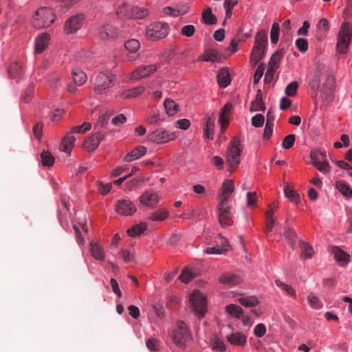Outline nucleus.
Listing matches in <instances>:
<instances>
[{
  "label": "nucleus",
  "mask_w": 352,
  "mask_h": 352,
  "mask_svg": "<svg viewBox=\"0 0 352 352\" xmlns=\"http://www.w3.org/2000/svg\"><path fill=\"white\" fill-rule=\"evenodd\" d=\"M116 14L120 19H143L148 14L146 8L134 7L129 1H123L116 8Z\"/></svg>",
  "instance_id": "1"
},
{
  "label": "nucleus",
  "mask_w": 352,
  "mask_h": 352,
  "mask_svg": "<svg viewBox=\"0 0 352 352\" xmlns=\"http://www.w3.org/2000/svg\"><path fill=\"white\" fill-rule=\"evenodd\" d=\"M55 18L56 16L50 8L42 7L38 9L33 16L32 24L36 29L47 28L53 23Z\"/></svg>",
  "instance_id": "2"
},
{
  "label": "nucleus",
  "mask_w": 352,
  "mask_h": 352,
  "mask_svg": "<svg viewBox=\"0 0 352 352\" xmlns=\"http://www.w3.org/2000/svg\"><path fill=\"white\" fill-rule=\"evenodd\" d=\"M190 333L188 331L186 324L182 321L177 322V328L171 334L172 340L179 348L185 349L186 342L190 338Z\"/></svg>",
  "instance_id": "3"
},
{
  "label": "nucleus",
  "mask_w": 352,
  "mask_h": 352,
  "mask_svg": "<svg viewBox=\"0 0 352 352\" xmlns=\"http://www.w3.org/2000/svg\"><path fill=\"white\" fill-rule=\"evenodd\" d=\"M241 153L240 140L234 138L230 142L226 155V162L228 164L230 171L234 170L239 164Z\"/></svg>",
  "instance_id": "4"
},
{
  "label": "nucleus",
  "mask_w": 352,
  "mask_h": 352,
  "mask_svg": "<svg viewBox=\"0 0 352 352\" xmlns=\"http://www.w3.org/2000/svg\"><path fill=\"white\" fill-rule=\"evenodd\" d=\"M190 307L195 314L199 317H204L206 312V296L199 291H195L189 299Z\"/></svg>",
  "instance_id": "5"
},
{
  "label": "nucleus",
  "mask_w": 352,
  "mask_h": 352,
  "mask_svg": "<svg viewBox=\"0 0 352 352\" xmlns=\"http://www.w3.org/2000/svg\"><path fill=\"white\" fill-rule=\"evenodd\" d=\"M352 37V32L348 24L344 23L338 36L337 50L341 54H345Z\"/></svg>",
  "instance_id": "6"
},
{
  "label": "nucleus",
  "mask_w": 352,
  "mask_h": 352,
  "mask_svg": "<svg viewBox=\"0 0 352 352\" xmlns=\"http://www.w3.org/2000/svg\"><path fill=\"white\" fill-rule=\"evenodd\" d=\"M168 25L166 23H154L148 26L146 36L151 40H158L167 36Z\"/></svg>",
  "instance_id": "7"
},
{
  "label": "nucleus",
  "mask_w": 352,
  "mask_h": 352,
  "mask_svg": "<svg viewBox=\"0 0 352 352\" xmlns=\"http://www.w3.org/2000/svg\"><path fill=\"white\" fill-rule=\"evenodd\" d=\"M116 76L110 72H101L96 78L94 90L98 94L103 93L113 85Z\"/></svg>",
  "instance_id": "8"
},
{
  "label": "nucleus",
  "mask_w": 352,
  "mask_h": 352,
  "mask_svg": "<svg viewBox=\"0 0 352 352\" xmlns=\"http://www.w3.org/2000/svg\"><path fill=\"white\" fill-rule=\"evenodd\" d=\"M175 138L173 133H169L164 129H158L148 135L149 141L156 144H162L174 140Z\"/></svg>",
  "instance_id": "9"
},
{
  "label": "nucleus",
  "mask_w": 352,
  "mask_h": 352,
  "mask_svg": "<svg viewBox=\"0 0 352 352\" xmlns=\"http://www.w3.org/2000/svg\"><path fill=\"white\" fill-rule=\"evenodd\" d=\"M226 203L219 202V221L222 227L230 226L232 224L231 208Z\"/></svg>",
  "instance_id": "10"
},
{
  "label": "nucleus",
  "mask_w": 352,
  "mask_h": 352,
  "mask_svg": "<svg viewBox=\"0 0 352 352\" xmlns=\"http://www.w3.org/2000/svg\"><path fill=\"white\" fill-rule=\"evenodd\" d=\"M116 211L124 216H130L136 212V206L135 204L129 199L118 200L115 206Z\"/></svg>",
  "instance_id": "11"
},
{
  "label": "nucleus",
  "mask_w": 352,
  "mask_h": 352,
  "mask_svg": "<svg viewBox=\"0 0 352 352\" xmlns=\"http://www.w3.org/2000/svg\"><path fill=\"white\" fill-rule=\"evenodd\" d=\"M84 19L82 14H76L69 18L65 23V30L66 33H75L82 27Z\"/></svg>",
  "instance_id": "12"
},
{
  "label": "nucleus",
  "mask_w": 352,
  "mask_h": 352,
  "mask_svg": "<svg viewBox=\"0 0 352 352\" xmlns=\"http://www.w3.org/2000/svg\"><path fill=\"white\" fill-rule=\"evenodd\" d=\"M335 87V79L332 75H326L325 80L322 84V97L327 102H330L333 98V90Z\"/></svg>",
  "instance_id": "13"
},
{
  "label": "nucleus",
  "mask_w": 352,
  "mask_h": 352,
  "mask_svg": "<svg viewBox=\"0 0 352 352\" xmlns=\"http://www.w3.org/2000/svg\"><path fill=\"white\" fill-rule=\"evenodd\" d=\"M157 69L155 65L140 66L131 74V80H138L142 78H146L154 73Z\"/></svg>",
  "instance_id": "14"
},
{
  "label": "nucleus",
  "mask_w": 352,
  "mask_h": 352,
  "mask_svg": "<svg viewBox=\"0 0 352 352\" xmlns=\"http://www.w3.org/2000/svg\"><path fill=\"white\" fill-rule=\"evenodd\" d=\"M98 35L102 40H111L116 38L118 36V32L112 25L105 23L100 27Z\"/></svg>",
  "instance_id": "15"
},
{
  "label": "nucleus",
  "mask_w": 352,
  "mask_h": 352,
  "mask_svg": "<svg viewBox=\"0 0 352 352\" xmlns=\"http://www.w3.org/2000/svg\"><path fill=\"white\" fill-rule=\"evenodd\" d=\"M234 186L232 180H226L221 187V192L219 195V202L226 203L231 194L234 192Z\"/></svg>",
  "instance_id": "16"
},
{
  "label": "nucleus",
  "mask_w": 352,
  "mask_h": 352,
  "mask_svg": "<svg viewBox=\"0 0 352 352\" xmlns=\"http://www.w3.org/2000/svg\"><path fill=\"white\" fill-rule=\"evenodd\" d=\"M140 201L149 208H153L159 201L158 195L151 190L145 191L140 197Z\"/></svg>",
  "instance_id": "17"
},
{
  "label": "nucleus",
  "mask_w": 352,
  "mask_h": 352,
  "mask_svg": "<svg viewBox=\"0 0 352 352\" xmlns=\"http://www.w3.org/2000/svg\"><path fill=\"white\" fill-rule=\"evenodd\" d=\"M332 253L334 258L341 267H345L350 262V255L342 250L340 248L334 246L332 248Z\"/></svg>",
  "instance_id": "18"
},
{
  "label": "nucleus",
  "mask_w": 352,
  "mask_h": 352,
  "mask_svg": "<svg viewBox=\"0 0 352 352\" xmlns=\"http://www.w3.org/2000/svg\"><path fill=\"white\" fill-rule=\"evenodd\" d=\"M243 281L241 276L235 274H224L219 278V282L228 287H233L240 284Z\"/></svg>",
  "instance_id": "19"
},
{
  "label": "nucleus",
  "mask_w": 352,
  "mask_h": 352,
  "mask_svg": "<svg viewBox=\"0 0 352 352\" xmlns=\"http://www.w3.org/2000/svg\"><path fill=\"white\" fill-rule=\"evenodd\" d=\"M232 109V104L231 102H228L224 105L219 113V122L221 125L222 133L224 132V130L229 124L228 115L230 114Z\"/></svg>",
  "instance_id": "20"
},
{
  "label": "nucleus",
  "mask_w": 352,
  "mask_h": 352,
  "mask_svg": "<svg viewBox=\"0 0 352 352\" xmlns=\"http://www.w3.org/2000/svg\"><path fill=\"white\" fill-rule=\"evenodd\" d=\"M89 245L91 256L97 261H104L105 258V252L103 248L98 242L94 241H91Z\"/></svg>",
  "instance_id": "21"
},
{
  "label": "nucleus",
  "mask_w": 352,
  "mask_h": 352,
  "mask_svg": "<svg viewBox=\"0 0 352 352\" xmlns=\"http://www.w3.org/2000/svg\"><path fill=\"white\" fill-rule=\"evenodd\" d=\"M226 340L235 346H244L247 342V336L241 332H233L226 336Z\"/></svg>",
  "instance_id": "22"
},
{
  "label": "nucleus",
  "mask_w": 352,
  "mask_h": 352,
  "mask_svg": "<svg viewBox=\"0 0 352 352\" xmlns=\"http://www.w3.org/2000/svg\"><path fill=\"white\" fill-rule=\"evenodd\" d=\"M215 117L208 116L204 126V137L208 140H212L214 136Z\"/></svg>",
  "instance_id": "23"
},
{
  "label": "nucleus",
  "mask_w": 352,
  "mask_h": 352,
  "mask_svg": "<svg viewBox=\"0 0 352 352\" xmlns=\"http://www.w3.org/2000/svg\"><path fill=\"white\" fill-rule=\"evenodd\" d=\"M267 47L254 45L252 48L250 61L255 66L264 57Z\"/></svg>",
  "instance_id": "24"
},
{
  "label": "nucleus",
  "mask_w": 352,
  "mask_h": 352,
  "mask_svg": "<svg viewBox=\"0 0 352 352\" xmlns=\"http://www.w3.org/2000/svg\"><path fill=\"white\" fill-rule=\"evenodd\" d=\"M75 140L76 138L74 135H72V133L69 132L61 142L60 146V151L67 153H70L74 147Z\"/></svg>",
  "instance_id": "25"
},
{
  "label": "nucleus",
  "mask_w": 352,
  "mask_h": 352,
  "mask_svg": "<svg viewBox=\"0 0 352 352\" xmlns=\"http://www.w3.org/2000/svg\"><path fill=\"white\" fill-rule=\"evenodd\" d=\"M50 40V34L43 33L36 37L35 41V52L42 53L47 47Z\"/></svg>",
  "instance_id": "26"
},
{
  "label": "nucleus",
  "mask_w": 352,
  "mask_h": 352,
  "mask_svg": "<svg viewBox=\"0 0 352 352\" xmlns=\"http://www.w3.org/2000/svg\"><path fill=\"white\" fill-rule=\"evenodd\" d=\"M146 153V148L144 146H138L124 156V161L131 162L144 155Z\"/></svg>",
  "instance_id": "27"
},
{
  "label": "nucleus",
  "mask_w": 352,
  "mask_h": 352,
  "mask_svg": "<svg viewBox=\"0 0 352 352\" xmlns=\"http://www.w3.org/2000/svg\"><path fill=\"white\" fill-rule=\"evenodd\" d=\"M221 58L222 56L217 50L214 49H206L199 60L206 62H220Z\"/></svg>",
  "instance_id": "28"
},
{
  "label": "nucleus",
  "mask_w": 352,
  "mask_h": 352,
  "mask_svg": "<svg viewBox=\"0 0 352 352\" xmlns=\"http://www.w3.org/2000/svg\"><path fill=\"white\" fill-rule=\"evenodd\" d=\"M299 246L301 250V256L303 259H311L314 254L312 246L307 242L299 241Z\"/></svg>",
  "instance_id": "29"
},
{
  "label": "nucleus",
  "mask_w": 352,
  "mask_h": 352,
  "mask_svg": "<svg viewBox=\"0 0 352 352\" xmlns=\"http://www.w3.org/2000/svg\"><path fill=\"white\" fill-rule=\"evenodd\" d=\"M217 81L219 85L222 88H226L230 85V78L228 70L221 69L219 71L217 74Z\"/></svg>",
  "instance_id": "30"
},
{
  "label": "nucleus",
  "mask_w": 352,
  "mask_h": 352,
  "mask_svg": "<svg viewBox=\"0 0 352 352\" xmlns=\"http://www.w3.org/2000/svg\"><path fill=\"white\" fill-rule=\"evenodd\" d=\"M145 90L144 87L139 86L126 91H123L121 93V96L123 98H133L140 96Z\"/></svg>",
  "instance_id": "31"
},
{
  "label": "nucleus",
  "mask_w": 352,
  "mask_h": 352,
  "mask_svg": "<svg viewBox=\"0 0 352 352\" xmlns=\"http://www.w3.org/2000/svg\"><path fill=\"white\" fill-rule=\"evenodd\" d=\"M164 106L166 113L170 116H174L179 110V105L177 104L173 100L169 98H166L164 100Z\"/></svg>",
  "instance_id": "32"
},
{
  "label": "nucleus",
  "mask_w": 352,
  "mask_h": 352,
  "mask_svg": "<svg viewBox=\"0 0 352 352\" xmlns=\"http://www.w3.org/2000/svg\"><path fill=\"white\" fill-rule=\"evenodd\" d=\"M336 187L346 198L352 197V189L345 182L337 181L336 182Z\"/></svg>",
  "instance_id": "33"
},
{
  "label": "nucleus",
  "mask_w": 352,
  "mask_h": 352,
  "mask_svg": "<svg viewBox=\"0 0 352 352\" xmlns=\"http://www.w3.org/2000/svg\"><path fill=\"white\" fill-rule=\"evenodd\" d=\"M72 74L74 83L78 86L82 85L87 81L86 74L80 69H74Z\"/></svg>",
  "instance_id": "34"
},
{
  "label": "nucleus",
  "mask_w": 352,
  "mask_h": 352,
  "mask_svg": "<svg viewBox=\"0 0 352 352\" xmlns=\"http://www.w3.org/2000/svg\"><path fill=\"white\" fill-rule=\"evenodd\" d=\"M275 283L276 286L282 289L287 295L294 299L296 298V293L292 286L287 285L280 280H276Z\"/></svg>",
  "instance_id": "35"
},
{
  "label": "nucleus",
  "mask_w": 352,
  "mask_h": 352,
  "mask_svg": "<svg viewBox=\"0 0 352 352\" xmlns=\"http://www.w3.org/2000/svg\"><path fill=\"white\" fill-rule=\"evenodd\" d=\"M283 49L278 50L274 52L270 58L268 67L277 69L279 65V62L283 56Z\"/></svg>",
  "instance_id": "36"
},
{
  "label": "nucleus",
  "mask_w": 352,
  "mask_h": 352,
  "mask_svg": "<svg viewBox=\"0 0 352 352\" xmlns=\"http://www.w3.org/2000/svg\"><path fill=\"white\" fill-rule=\"evenodd\" d=\"M146 228L147 226L145 223H140L128 229L127 233L130 236L135 237L143 233L146 230Z\"/></svg>",
  "instance_id": "37"
},
{
  "label": "nucleus",
  "mask_w": 352,
  "mask_h": 352,
  "mask_svg": "<svg viewBox=\"0 0 352 352\" xmlns=\"http://www.w3.org/2000/svg\"><path fill=\"white\" fill-rule=\"evenodd\" d=\"M226 310L228 312V314L239 319L241 318L243 314L242 308L234 304H230L227 305L226 307Z\"/></svg>",
  "instance_id": "38"
},
{
  "label": "nucleus",
  "mask_w": 352,
  "mask_h": 352,
  "mask_svg": "<svg viewBox=\"0 0 352 352\" xmlns=\"http://www.w3.org/2000/svg\"><path fill=\"white\" fill-rule=\"evenodd\" d=\"M284 236L287 241L289 245L294 250L297 239L296 232L290 228H286V230L284 232Z\"/></svg>",
  "instance_id": "39"
},
{
  "label": "nucleus",
  "mask_w": 352,
  "mask_h": 352,
  "mask_svg": "<svg viewBox=\"0 0 352 352\" xmlns=\"http://www.w3.org/2000/svg\"><path fill=\"white\" fill-rule=\"evenodd\" d=\"M202 19L207 25H213L217 23V18L212 12L210 8H208L204 10L202 13Z\"/></svg>",
  "instance_id": "40"
},
{
  "label": "nucleus",
  "mask_w": 352,
  "mask_h": 352,
  "mask_svg": "<svg viewBox=\"0 0 352 352\" xmlns=\"http://www.w3.org/2000/svg\"><path fill=\"white\" fill-rule=\"evenodd\" d=\"M239 302L246 307H253L258 303L257 298L254 296H241L239 298Z\"/></svg>",
  "instance_id": "41"
},
{
  "label": "nucleus",
  "mask_w": 352,
  "mask_h": 352,
  "mask_svg": "<svg viewBox=\"0 0 352 352\" xmlns=\"http://www.w3.org/2000/svg\"><path fill=\"white\" fill-rule=\"evenodd\" d=\"M267 33L265 30H260L255 38L254 45L267 47Z\"/></svg>",
  "instance_id": "42"
},
{
  "label": "nucleus",
  "mask_w": 352,
  "mask_h": 352,
  "mask_svg": "<svg viewBox=\"0 0 352 352\" xmlns=\"http://www.w3.org/2000/svg\"><path fill=\"white\" fill-rule=\"evenodd\" d=\"M321 74V69L319 68L313 73L312 78L309 82V86L312 90H318L319 89Z\"/></svg>",
  "instance_id": "43"
},
{
  "label": "nucleus",
  "mask_w": 352,
  "mask_h": 352,
  "mask_svg": "<svg viewBox=\"0 0 352 352\" xmlns=\"http://www.w3.org/2000/svg\"><path fill=\"white\" fill-rule=\"evenodd\" d=\"M41 162L44 166L50 167L54 163V157L48 151H43L41 154Z\"/></svg>",
  "instance_id": "44"
},
{
  "label": "nucleus",
  "mask_w": 352,
  "mask_h": 352,
  "mask_svg": "<svg viewBox=\"0 0 352 352\" xmlns=\"http://www.w3.org/2000/svg\"><path fill=\"white\" fill-rule=\"evenodd\" d=\"M8 71L10 76L14 78L22 74L23 67L19 63L14 62L10 65Z\"/></svg>",
  "instance_id": "45"
},
{
  "label": "nucleus",
  "mask_w": 352,
  "mask_h": 352,
  "mask_svg": "<svg viewBox=\"0 0 352 352\" xmlns=\"http://www.w3.org/2000/svg\"><path fill=\"white\" fill-rule=\"evenodd\" d=\"M168 211L166 210H158L151 213L149 219L151 221H164L168 217Z\"/></svg>",
  "instance_id": "46"
},
{
  "label": "nucleus",
  "mask_w": 352,
  "mask_h": 352,
  "mask_svg": "<svg viewBox=\"0 0 352 352\" xmlns=\"http://www.w3.org/2000/svg\"><path fill=\"white\" fill-rule=\"evenodd\" d=\"M311 159L314 165L327 161L325 153L320 151H312L311 153Z\"/></svg>",
  "instance_id": "47"
},
{
  "label": "nucleus",
  "mask_w": 352,
  "mask_h": 352,
  "mask_svg": "<svg viewBox=\"0 0 352 352\" xmlns=\"http://www.w3.org/2000/svg\"><path fill=\"white\" fill-rule=\"evenodd\" d=\"M284 192L285 197L292 202L296 204L298 203L300 199V196L298 193H296L294 190H292L289 186H286L284 188Z\"/></svg>",
  "instance_id": "48"
},
{
  "label": "nucleus",
  "mask_w": 352,
  "mask_h": 352,
  "mask_svg": "<svg viewBox=\"0 0 352 352\" xmlns=\"http://www.w3.org/2000/svg\"><path fill=\"white\" fill-rule=\"evenodd\" d=\"M124 47L130 53H135L140 49V43L136 39H131L125 43Z\"/></svg>",
  "instance_id": "49"
},
{
  "label": "nucleus",
  "mask_w": 352,
  "mask_h": 352,
  "mask_svg": "<svg viewBox=\"0 0 352 352\" xmlns=\"http://www.w3.org/2000/svg\"><path fill=\"white\" fill-rule=\"evenodd\" d=\"M280 26L276 22L272 24L271 32H270V39L273 44L277 43L279 38Z\"/></svg>",
  "instance_id": "50"
},
{
  "label": "nucleus",
  "mask_w": 352,
  "mask_h": 352,
  "mask_svg": "<svg viewBox=\"0 0 352 352\" xmlns=\"http://www.w3.org/2000/svg\"><path fill=\"white\" fill-rule=\"evenodd\" d=\"M228 242H226V244L222 248L219 246L208 248L206 249L205 252L208 254H222L228 250Z\"/></svg>",
  "instance_id": "51"
},
{
  "label": "nucleus",
  "mask_w": 352,
  "mask_h": 352,
  "mask_svg": "<svg viewBox=\"0 0 352 352\" xmlns=\"http://www.w3.org/2000/svg\"><path fill=\"white\" fill-rule=\"evenodd\" d=\"M307 300L309 305L316 309H320L322 307V303L320 302L319 298L314 294H309L307 296Z\"/></svg>",
  "instance_id": "52"
},
{
  "label": "nucleus",
  "mask_w": 352,
  "mask_h": 352,
  "mask_svg": "<svg viewBox=\"0 0 352 352\" xmlns=\"http://www.w3.org/2000/svg\"><path fill=\"white\" fill-rule=\"evenodd\" d=\"M91 128V124L89 122H84L82 125L74 126L69 133H85V132L89 131Z\"/></svg>",
  "instance_id": "53"
},
{
  "label": "nucleus",
  "mask_w": 352,
  "mask_h": 352,
  "mask_svg": "<svg viewBox=\"0 0 352 352\" xmlns=\"http://www.w3.org/2000/svg\"><path fill=\"white\" fill-rule=\"evenodd\" d=\"M237 1L225 0L223 6L226 9V19H230L232 16V9L236 5Z\"/></svg>",
  "instance_id": "54"
},
{
  "label": "nucleus",
  "mask_w": 352,
  "mask_h": 352,
  "mask_svg": "<svg viewBox=\"0 0 352 352\" xmlns=\"http://www.w3.org/2000/svg\"><path fill=\"white\" fill-rule=\"evenodd\" d=\"M99 146L98 143L96 142V138H94V133L89 137L84 142V146L89 151H91L95 150Z\"/></svg>",
  "instance_id": "55"
},
{
  "label": "nucleus",
  "mask_w": 352,
  "mask_h": 352,
  "mask_svg": "<svg viewBox=\"0 0 352 352\" xmlns=\"http://www.w3.org/2000/svg\"><path fill=\"white\" fill-rule=\"evenodd\" d=\"M298 87V82L297 81H293L286 87L285 93L287 96L293 97L296 96Z\"/></svg>",
  "instance_id": "56"
},
{
  "label": "nucleus",
  "mask_w": 352,
  "mask_h": 352,
  "mask_svg": "<svg viewBox=\"0 0 352 352\" xmlns=\"http://www.w3.org/2000/svg\"><path fill=\"white\" fill-rule=\"evenodd\" d=\"M317 28L319 31L321 32V34H326L329 31V21L326 19H322L319 21ZM318 38L320 40L322 37V35L317 36Z\"/></svg>",
  "instance_id": "57"
},
{
  "label": "nucleus",
  "mask_w": 352,
  "mask_h": 352,
  "mask_svg": "<svg viewBox=\"0 0 352 352\" xmlns=\"http://www.w3.org/2000/svg\"><path fill=\"white\" fill-rule=\"evenodd\" d=\"M296 140V136L294 134L287 135L283 141V146L285 149L291 148Z\"/></svg>",
  "instance_id": "58"
},
{
  "label": "nucleus",
  "mask_w": 352,
  "mask_h": 352,
  "mask_svg": "<svg viewBox=\"0 0 352 352\" xmlns=\"http://www.w3.org/2000/svg\"><path fill=\"white\" fill-rule=\"evenodd\" d=\"M265 117L263 115L258 113L252 118V124L255 127H261L263 125Z\"/></svg>",
  "instance_id": "59"
},
{
  "label": "nucleus",
  "mask_w": 352,
  "mask_h": 352,
  "mask_svg": "<svg viewBox=\"0 0 352 352\" xmlns=\"http://www.w3.org/2000/svg\"><path fill=\"white\" fill-rule=\"evenodd\" d=\"M111 183L104 184L102 182H98V190L103 195H107L111 189Z\"/></svg>",
  "instance_id": "60"
},
{
  "label": "nucleus",
  "mask_w": 352,
  "mask_h": 352,
  "mask_svg": "<svg viewBox=\"0 0 352 352\" xmlns=\"http://www.w3.org/2000/svg\"><path fill=\"white\" fill-rule=\"evenodd\" d=\"M144 181V179L143 177L134 178L125 184V188L129 190H132L133 188H135Z\"/></svg>",
  "instance_id": "61"
},
{
  "label": "nucleus",
  "mask_w": 352,
  "mask_h": 352,
  "mask_svg": "<svg viewBox=\"0 0 352 352\" xmlns=\"http://www.w3.org/2000/svg\"><path fill=\"white\" fill-rule=\"evenodd\" d=\"M296 45L301 52H305L308 49V42L305 38H299L296 39Z\"/></svg>",
  "instance_id": "62"
},
{
  "label": "nucleus",
  "mask_w": 352,
  "mask_h": 352,
  "mask_svg": "<svg viewBox=\"0 0 352 352\" xmlns=\"http://www.w3.org/2000/svg\"><path fill=\"white\" fill-rule=\"evenodd\" d=\"M247 206L250 208L254 207L256 205V192H248L246 195Z\"/></svg>",
  "instance_id": "63"
},
{
  "label": "nucleus",
  "mask_w": 352,
  "mask_h": 352,
  "mask_svg": "<svg viewBox=\"0 0 352 352\" xmlns=\"http://www.w3.org/2000/svg\"><path fill=\"white\" fill-rule=\"evenodd\" d=\"M192 278V273L187 269H184L179 277L181 281L184 283H188Z\"/></svg>",
  "instance_id": "64"
}]
</instances>
